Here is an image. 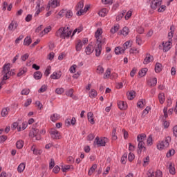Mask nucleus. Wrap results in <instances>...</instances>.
I'll return each mask as SVG.
<instances>
[{
	"instance_id": "obj_50",
	"label": "nucleus",
	"mask_w": 177,
	"mask_h": 177,
	"mask_svg": "<svg viewBox=\"0 0 177 177\" xmlns=\"http://www.w3.org/2000/svg\"><path fill=\"white\" fill-rule=\"evenodd\" d=\"M118 30H120V25H115L114 27L111 28V34H115Z\"/></svg>"
},
{
	"instance_id": "obj_9",
	"label": "nucleus",
	"mask_w": 177,
	"mask_h": 177,
	"mask_svg": "<svg viewBox=\"0 0 177 177\" xmlns=\"http://www.w3.org/2000/svg\"><path fill=\"white\" fill-rule=\"evenodd\" d=\"M59 16H65L66 19H71L73 17V11L71 10L63 9L58 13Z\"/></svg>"
},
{
	"instance_id": "obj_35",
	"label": "nucleus",
	"mask_w": 177,
	"mask_h": 177,
	"mask_svg": "<svg viewBox=\"0 0 177 177\" xmlns=\"http://www.w3.org/2000/svg\"><path fill=\"white\" fill-rule=\"evenodd\" d=\"M83 8H84V1H81L76 6V10L77 12H81V10H83L82 9Z\"/></svg>"
},
{
	"instance_id": "obj_18",
	"label": "nucleus",
	"mask_w": 177,
	"mask_h": 177,
	"mask_svg": "<svg viewBox=\"0 0 177 177\" xmlns=\"http://www.w3.org/2000/svg\"><path fill=\"white\" fill-rule=\"evenodd\" d=\"M118 106L120 110H127V109H128V105L127 104V102L124 101H119L118 102Z\"/></svg>"
},
{
	"instance_id": "obj_58",
	"label": "nucleus",
	"mask_w": 177,
	"mask_h": 177,
	"mask_svg": "<svg viewBox=\"0 0 177 177\" xmlns=\"http://www.w3.org/2000/svg\"><path fill=\"white\" fill-rule=\"evenodd\" d=\"M115 132H117V130L115 129H113L111 133L112 140H117L118 139L117 136H115Z\"/></svg>"
},
{
	"instance_id": "obj_14",
	"label": "nucleus",
	"mask_w": 177,
	"mask_h": 177,
	"mask_svg": "<svg viewBox=\"0 0 177 177\" xmlns=\"http://www.w3.org/2000/svg\"><path fill=\"white\" fill-rule=\"evenodd\" d=\"M62 77V71H55L53 73V74L50 75V78L52 80H60Z\"/></svg>"
},
{
	"instance_id": "obj_63",
	"label": "nucleus",
	"mask_w": 177,
	"mask_h": 177,
	"mask_svg": "<svg viewBox=\"0 0 177 177\" xmlns=\"http://www.w3.org/2000/svg\"><path fill=\"white\" fill-rule=\"evenodd\" d=\"M28 93H30V89L28 88H24L21 92V95H28Z\"/></svg>"
},
{
	"instance_id": "obj_56",
	"label": "nucleus",
	"mask_w": 177,
	"mask_h": 177,
	"mask_svg": "<svg viewBox=\"0 0 177 177\" xmlns=\"http://www.w3.org/2000/svg\"><path fill=\"white\" fill-rule=\"evenodd\" d=\"M55 93L57 95H62V93H64V88H56Z\"/></svg>"
},
{
	"instance_id": "obj_23",
	"label": "nucleus",
	"mask_w": 177,
	"mask_h": 177,
	"mask_svg": "<svg viewBox=\"0 0 177 177\" xmlns=\"http://www.w3.org/2000/svg\"><path fill=\"white\" fill-rule=\"evenodd\" d=\"M140 50L139 49V48H137V47H133L129 50V53L131 55H138L140 53Z\"/></svg>"
},
{
	"instance_id": "obj_10",
	"label": "nucleus",
	"mask_w": 177,
	"mask_h": 177,
	"mask_svg": "<svg viewBox=\"0 0 177 177\" xmlns=\"http://www.w3.org/2000/svg\"><path fill=\"white\" fill-rule=\"evenodd\" d=\"M49 133L52 138V139H61L62 135L60 132L57 131L56 129H51L49 130Z\"/></svg>"
},
{
	"instance_id": "obj_5",
	"label": "nucleus",
	"mask_w": 177,
	"mask_h": 177,
	"mask_svg": "<svg viewBox=\"0 0 177 177\" xmlns=\"http://www.w3.org/2000/svg\"><path fill=\"white\" fill-rule=\"evenodd\" d=\"M88 44V38H84L82 40L77 39L75 43L76 52H81L82 50V46Z\"/></svg>"
},
{
	"instance_id": "obj_38",
	"label": "nucleus",
	"mask_w": 177,
	"mask_h": 177,
	"mask_svg": "<svg viewBox=\"0 0 177 177\" xmlns=\"http://www.w3.org/2000/svg\"><path fill=\"white\" fill-rule=\"evenodd\" d=\"M97 168V165L93 164L92 165V167L88 170V175H89V176H91L92 175V174H93L95 172V169H96Z\"/></svg>"
},
{
	"instance_id": "obj_43",
	"label": "nucleus",
	"mask_w": 177,
	"mask_h": 177,
	"mask_svg": "<svg viewBox=\"0 0 177 177\" xmlns=\"http://www.w3.org/2000/svg\"><path fill=\"white\" fill-rule=\"evenodd\" d=\"M170 30L171 32L168 33V39L169 41H171V42H172V38L174 37V26H171Z\"/></svg>"
},
{
	"instance_id": "obj_19",
	"label": "nucleus",
	"mask_w": 177,
	"mask_h": 177,
	"mask_svg": "<svg viewBox=\"0 0 177 177\" xmlns=\"http://www.w3.org/2000/svg\"><path fill=\"white\" fill-rule=\"evenodd\" d=\"M74 90L73 88H70L66 92V96H69L70 97H72V99H75L77 100V97L74 95Z\"/></svg>"
},
{
	"instance_id": "obj_31",
	"label": "nucleus",
	"mask_w": 177,
	"mask_h": 177,
	"mask_svg": "<svg viewBox=\"0 0 177 177\" xmlns=\"http://www.w3.org/2000/svg\"><path fill=\"white\" fill-rule=\"evenodd\" d=\"M88 95H89V97H91V99H95V97H96V96H97V92L95 89H91V91L89 92Z\"/></svg>"
},
{
	"instance_id": "obj_13",
	"label": "nucleus",
	"mask_w": 177,
	"mask_h": 177,
	"mask_svg": "<svg viewBox=\"0 0 177 177\" xmlns=\"http://www.w3.org/2000/svg\"><path fill=\"white\" fill-rule=\"evenodd\" d=\"M162 0H153L151 4V9L156 10L158 6H161Z\"/></svg>"
},
{
	"instance_id": "obj_52",
	"label": "nucleus",
	"mask_w": 177,
	"mask_h": 177,
	"mask_svg": "<svg viewBox=\"0 0 177 177\" xmlns=\"http://www.w3.org/2000/svg\"><path fill=\"white\" fill-rule=\"evenodd\" d=\"M51 30H52V28H51L50 27L46 28L40 33V36H41V37H43L44 35H45V34H48V32H49Z\"/></svg>"
},
{
	"instance_id": "obj_57",
	"label": "nucleus",
	"mask_w": 177,
	"mask_h": 177,
	"mask_svg": "<svg viewBox=\"0 0 177 177\" xmlns=\"http://www.w3.org/2000/svg\"><path fill=\"white\" fill-rule=\"evenodd\" d=\"M149 162H150V157L147 156L143 159V165H149Z\"/></svg>"
},
{
	"instance_id": "obj_25",
	"label": "nucleus",
	"mask_w": 177,
	"mask_h": 177,
	"mask_svg": "<svg viewBox=\"0 0 177 177\" xmlns=\"http://www.w3.org/2000/svg\"><path fill=\"white\" fill-rule=\"evenodd\" d=\"M58 120H60V115L58 113H53L50 115V120L53 122H56Z\"/></svg>"
},
{
	"instance_id": "obj_32",
	"label": "nucleus",
	"mask_w": 177,
	"mask_h": 177,
	"mask_svg": "<svg viewBox=\"0 0 177 177\" xmlns=\"http://www.w3.org/2000/svg\"><path fill=\"white\" fill-rule=\"evenodd\" d=\"M120 33L124 37H127V35L129 34V28L128 27L123 28L122 30H120Z\"/></svg>"
},
{
	"instance_id": "obj_16",
	"label": "nucleus",
	"mask_w": 177,
	"mask_h": 177,
	"mask_svg": "<svg viewBox=\"0 0 177 177\" xmlns=\"http://www.w3.org/2000/svg\"><path fill=\"white\" fill-rule=\"evenodd\" d=\"M153 60V56L150 54H147L143 63L144 64H149V63H151Z\"/></svg>"
},
{
	"instance_id": "obj_6",
	"label": "nucleus",
	"mask_w": 177,
	"mask_h": 177,
	"mask_svg": "<svg viewBox=\"0 0 177 177\" xmlns=\"http://www.w3.org/2000/svg\"><path fill=\"white\" fill-rule=\"evenodd\" d=\"M107 138L104 137H96L94 141V144L97 146V147H103L106 146V143H107Z\"/></svg>"
},
{
	"instance_id": "obj_49",
	"label": "nucleus",
	"mask_w": 177,
	"mask_h": 177,
	"mask_svg": "<svg viewBox=\"0 0 177 177\" xmlns=\"http://www.w3.org/2000/svg\"><path fill=\"white\" fill-rule=\"evenodd\" d=\"M34 78L36 80H41V78H42V73L39 71L35 72L34 73Z\"/></svg>"
},
{
	"instance_id": "obj_20",
	"label": "nucleus",
	"mask_w": 177,
	"mask_h": 177,
	"mask_svg": "<svg viewBox=\"0 0 177 177\" xmlns=\"http://www.w3.org/2000/svg\"><path fill=\"white\" fill-rule=\"evenodd\" d=\"M17 21H12L8 26V30H10V31H15V30L17 28Z\"/></svg>"
},
{
	"instance_id": "obj_33",
	"label": "nucleus",
	"mask_w": 177,
	"mask_h": 177,
	"mask_svg": "<svg viewBox=\"0 0 177 177\" xmlns=\"http://www.w3.org/2000/svg\"><path fill=\"white\" fill-rule=\"evenodd\" d=\"M162 70V64L160 63H156L155 65V71L156 73H160Z\"/></svg>"
},
{
	"instance_id": "obj_45",
	"label": "nucleus",
	"mask_w": 177,
	"mask_h": 177,
	"mask_svg": "<svg viewBox=\"0 0 177 177\" xmlns=\"http://www.w3.org/2000/svg\"><path fill=\"white\" fill-rule=\"evenodd\" d=\"M26 73H27V68H20L19 72L17 73V77H21Z\"/></svg>"
},
{
	"instance_id": "obj_48",
	"label": "nucleus",
	"mask_w": 177,
	"mask_h": 177,
	"mask_svg": "<svg viewBox=\"0 0 177 177\" xmlns=\"http://www.w3.org/2000/svg\"><path fill=\"white\" fill-rule=\"evenodd\" d=\"M125 13H126V11H123L122 12L118 13L116 17L117 21H120V20H121L122 17H124V16L125 15Z\"/></svg>"
},
{
	"instance_id": "obj_27",
	"label": "nucleus",
	"mask_w": 177,
	"mask_h": 177,
	"mask_svg": "<svg viewBox=\"0 0 177 177\" xmlns=\"http://www.w3.org/2000/svg\"><path fill=\"white\" fill-rule=\"evenodd\" d=\"M107 13H109V10L106 8H102L99 11L98 15L99 16H101V17H104L105 16H107Z\"/></svg>"
},
{
	"instance_id": "obj_37",
	"label": "nucleus",
	"mask_w": 177,
	"mask_h": 177,
	"mask_svg": "<svg viewBox=\"0 0 177 177\" xmlns=\"http://www.w3.org/2000/svg\"><path fill=\"white\" fill-rule=\"evenodd\" d=\"M26 169V164L25 163H21L18 167H17V171L19 174H21Z\"/></svg>"
},
{
	"instance_id": "obj_40",
	"label": "nucleus",
	"mask_w": 177,
	"mask_h": 177,
	"mask_svg": "<svg viewBox=\"0 0 177 177\" xmlns=\"http://www.w3.org/2000/svg\"><path fill=\"white\" fill-rule=\"evenodd\" d=\"M48 90V85L44 84L41 86V88L38 90L39 93H44V92H46Z\"/></svg>"
},
{
	"instance_id": "obj_34",
	"label": "nucleus",
	"mask_w": 177,
	"mask_h": 177,
	"mask_svg": "<svg viewBox=\"0 0 177 177\" xmlns=\"http://www.w3.org/2000/svg\"><path fill=\"white\" fill-rule=\"evenodd\" d=\"M38 132H39V130H38V129H35L33 131V135H34V138H35V140H41V136L38 134Z\"/></svg>"
},
{
	"instance_id": "obj_60",
	"label": "nucleus",
	"mask_w": 177,
	"mask_h": 177,
	"mask_svg": "<svg viewBox=\"0 0 177 177\" xmlns=\"http://www.w3.org/2000/svg\"><path fill=\"white\" fill-rule=\"evenodd\" d=\"M71 168V166L70 165L62 166V172H67Z\"/></svg>"
},
{
	"instance_id": "obj_46",
	"label": "nucleus",
	"mask_w": 177,
	"mask_h": 177,
	"mask_svg": "<svg viewBox=\"0 0 177 177\" xmlns=\"http://www.w3.org/2000/svg\"><path fill=\"white\" fill-rule=\"evenodd\" d=\"M136 93L133 91H130L127 95V97H128L129 100H132L133 99H134Z\"/></svg>"
},
{
	"instance_id": "obj_8",
	"label": "nucleus",
	"mask_w": 177,
	"mask_h": 177,
	"mask_svg": "<svg viewBox=\"0 0 177 177\" xmlns=\"http://www.w3.org/2000/svg\"><path fill=\"white\" fill-rule=\"evenodd\" d=\"M57 6H60V0H51L48 2V4L46 7V10H50V8L55 9V8H57Z\"/></svg>"
},
{
	"instance_id": "obj_4",
	"label": "nucleus",
	"mask_w": 177,
	"mask_h": 177,
	"mask_svg": "<svg viewBox=\"0 0 177 177\" xmlns=\"http://www.w3.org/2000/svg\"><path fill=\"white\" fill-rule=\"evenodd\" d=\"M44 10H45V3H44V0H37L36 2L35 16H38V15H39L41 12H44Z\"/></svg>"
},
{
	"instance_id": "obj_39",
	"label": "nucleus",
	"mask_w": 177,
	"mask_h": 177,
	"mask_svg": "<svg viewBox=\"0 0 177 177\" xmlns=\"http://www.w3.org/2000/svg\"><path fill=\"white\" fill-rule=\"evenodd\" d=\"M110 75H111V69L110 68H108L104 75V80L110 78Z\"/></svg>"
},
{
	"instance_id": "obj_36",
	"label": "nucleus",
	"mask_w": 177,
	"mask_h": 177,
	"mask_svg": "<svg viewBox=\"0 0 177 177\" xmlns=\"http://www.w3.org/2000/svg\"><path fill=\"white\" fill-rule=\"evenodd\" d=\"M145 140H146V134L145 133L139 134L137 137L138 142H145Z\"/></svg>"
},
{
	"instance_id": "obj_1",
	"label": "nucleus",
	"mask_w": 177,
	"mask_h": 177,
	"mask_svg": "<svg viewBox=\"0 0 177 177\" xmlns=\"http://www.w3.org/2000/svg\"><path fill=\"white\" fill-rule=\"evenodd\" d=\"M70 35H71V30H70L68 26L61 27L56 32V36L62 38V39L70 38Z\"/></svg>"
},
{
	"instance_id": "obj_24",
	"label": "nucleus",
	"mask_w": 177,
	"mask_h": 177,
	"mask_svg": "<svg viewBox=\"0 0 177 177\" xmlns=\"http://www.w3.org/2000/svg\"><path fill=\"white\" fill-rule=\"evenodd\" d=\"M91 8V7L89 6V5H86L85 7H84V8L82 10L78 11V12H77V15L78 16H81V15H84V13H86V12H88V11L89 10V8Z\"/></svg>"
},
{
	"instance_id": "obj_26",
	"label": "nucleus",
	"mask_w": 177,
	"mask_h": 177,
	"mask_svg": "<svg viewBox=\"0 0 177 177\" xmlns=\"http://www.w3.org/2000/svg\"><path fill=\"white\" fill-rule=\"evenodd\" d=\"M31 150H32V151H33V154H35L36 156H38V154L42 153V151L41 149H37V146H35V145H33L31 147Z\"/></svg>"
},
{
	"instance_id": "obj_61",
	"label": "nucleus",
	"mask_w": 177,
	"mask_h": 177,
	"mask_svg": "<svg viewBox=\"0 0 177 177\" xmlns=\"http://www.w3.org/2000/svg\"><path fill=\"white\" fill-rule=\"evenodd\" d=\"M102 3H103V5H112L113 0H102Z\"/></svg>"
},
{
	"instance_id": "obj_21",
	"label": "nucleus",
	"mask_w": 177,
	"mask_h": 177,
	"mask_svg": "<svg viewBox=\"0 0 177 177\" xmlns=\"http://www.w3.org/2000/svg\"><path fill=\"white\" fill-rule=\"evenodd\" d=\"M87 118L90 124H91L92 125L95 124V119L93 118V113L92 112H88L87 113Z\"/></svg>"
},
{
	"instance_id": "obj_64",
	"label": "nucleus",
	"mask_w": 177,
	"mask_h": 177,
	"mask_svg": "<svg viewBox=\"0 0 177 177\" xmlns=\"http://www.w3.org/2000/svg\"><path fill=\"white\" fill-rule=\"evenodd\" d=\"M173 133H174V136L177 138V125L173 127Z\"/></svg>"
},
{
	"instance_id": "obj_55",
	"label": "nucleus",
	"mask_w": 177,
	"mask_h": 177,
	"mask_svg": "<svg viewBox=\"0 0 177 177\" xmlns=\"http://www.w3.org/2000/svg\"><path fill=\"white\" fill-rule=\"evenodd\" d=\"M9 113V109L8 108H4L1 111L2 117H6Z\"/></svg>"
},
{
	"instance_id": "obj_30",
	"label": "nucleus",
	"mask_w": 177,
	"mask_h": 177,
	"mask_svg": "<svg viewBox=\"0 0 177 177\" xmlns=\"http://www.w3.org/2000/svg\"><path fill=\"white\" fill-rule=\"evenodd\" d=\"M31 42H32L31 37H26L24 40V45H25V46H29V45L31 44Z\"/></svg>"
},
{
	"instance_id": "obj_42",
	"label": "nucleus",
	"mask_w": 177,
	"mask_h": 177,
	"mask_svg": "<svg viewBox=\"0 0 177 177\" xmlns=\"http://www.w3.org/2000/svg\"><path fill=\"white\" fill-rule=\"evenodd\" d=\"M131 45H132V41L131 40L127 41L123 45V48L124 50L126 49H128L129 48H131Z\"/></svg>"
},
{
	"instance_id": "obj_44",
	"label": "nucleus",
	"mask_w": 177,
	"mask_h": 177,
	"mask_svg": "<svg viewBox=\"0 0 177 177\" xmlns=\"http://www.w3.org/2000/svg\"><path fill=\"white\" fill-rule=\"evenodd\" d=\"M169 172L171 175H175L176 174V170H175V166L174 165V164L170 163L169 164Z\"/></svg>"
},
{
	"instance_id": "obj_29",
	"label": "nucleus",
	"mask_w": 177,
	"mask_h": 177,
	"mask_svg": "<svg viewBox=\"0 0 177 177\" xmlns=\"http://www.w3.org/2000/svg\"><path fill=\"white\" fill-rule=\"evenodd\" d=\"M27 127H28V123H27V122H24L21 124V126L17 127L18 132H20V131H24Z\"/></svg>"
},
{
	"instance_id": "obj_62",
	"label": "nucleus",
	"mask_w": 177,
	"mask_h": 177,
	"mask_svg": "<svg viewBox=\"0 0 177 177\" xmlns=\"http://www.w3.org/2000/svg\"><path fill=\"white\" fill-rule=\"evenodd\" d=\"M174 154H175V150H174V149H170L169 151V152L167 153V157L168 158H169V157H172V156H174Z\"/></svg>"
},
{
	"instance_id": "obj_41",
	"label": "nucleus",
	"mask_w": 177,
	"mask_h": 177,
	"mask_svg": "<svg viewBox=\"0 0 177 177\" xmlns=\"http://www.w3.org/2000/svg\"><path fill=\"white\" fill-rule=\"evenodd\" d=\"M147 71H148L147 68H144L141 71H139L138 75L140 77H145V75H146V73H147Z\"/></svg>"
},
{
	"instance_id": "obj_22",
	"label": "nucleus",
	"mask_w": 177,
	"mask_h": 177,
	"mask_svg": "<svg viewBox=\"0 0 177 177\" xmlns=\"http://www.w3.org/2000/svg\"><path fill=\"white\" fill-rule=\"evenodd\" d=\"M125 50L122 47L118 46L115 48V55H122V53H124Z\"/></svg>"
},
{
	"instance_id": "obj_47",
	"label": "nucleus",
	"mask_w": 177,
	"mask_h": 177,
	"mask_svg": "<svg viewBox=\"0 0 177 177\" xmlns=\"http://www.w3.org/2000/svg\"><path fill=\"white\" fill-rule=\"evenodd\" d=\"M23 146H24V142L21 140H19L16 143V147L18 149H23Z\"/></svg>"
},
{
	"instance_id": "obj_7",
	"label": "nucleus",
	"mask_w": 177,
	"mask_h": 177,
	"mask_svg": "<svg viewBox=\"0 0 177 177\" xmlns=\"http://www.w3.org/2000/svg\"><path fill=\"white\" fill-rule=\"evenodd\" d=\"M102 34H103V30L102 28H98L95 34V37L97 39V44H104L106 42V40L102 37Z\"/></svg>"
},
{
	"instance_id": "obj_2",
	"label": "nucleus",
	"mask_w": 177,
	"mask_h": 177,
	"mask_svg": "<svg viewBox=\"0 0 177 177\" xmlns=\"http://www.w3.org/2000/svg\"><path fill=\"white\" fill-rule=\"evenodd\" d=\"M2 74L3 75V80H8L10 75H15V70L10 71V64H6L3 66Z\"/></svg>"
},
{
	"instance_id": "obj_15",
	"label": "nucleus",
	"mask_w": 177,
	"mask_h": 177,
	"mask_svg": "<svg viewBox=\"0 0 177 177\" xmlns=\"http://www.w3.org/2000/svg\"><path fill=\"white\" fill-rule=\"evenodd\" d=\"M97 45L95 47V56L97 57H99L100 55L102 54V45H103L104 43H97Z\"/></svg>"
},
{
	"instance_id": "obj_28",
	"label": "nucleus",
	"mask_w": 177,
	"mask_h": 177,
	"mask_svg": "<svg viewBox=\"0 0 177 177\" xmlns=\"http://www.w3.org/2000/svg\"><path fill=\"white\" fill-rule=\"evenodd\" d=\"M158 100L160 104H164V102H165V94H164V93H160L158 95Z\"/></svg>"
},
{
	"instance_id": "obj_17",
	"label": "nucleus",
	"mask_w": 177,
	"mask_h": 177,
	"mask_svg": "<svg viewBox=\"0 0 177 177\" xmlns=\"http://www.w3.org/2000/svg\"><path fill=\"white\" fill-rule=\"evenodd\" d=\"M93 50H95V48H93V45L90 44L86 48L85 53L86 55H91V53H93Z\"/></svg>"
},
{
	"instance_id": "obj_59",
	"label": "nucleus",
	"mask_w": 177,
	"mask_h": 177,
	"mask_svg": "<svg viewBox=\"0 0 177 177\" xmlns=\"http://www.w3.org/2000/svg\"><path fill=\"white\" fill-rule=\"evenodd\" d=\"M75 70H77V65H75V64H73L69 68V71H70V73H71V74H74V73H75Z\"/></svg>"
},
{
	"instance_id": "obj_51",
	"label": "nucleus",
	"mask_w": 177,
	"mask_h": 177,
	"mask_svg": "<svg viewBox=\"0 0 177 177\" xmlns=\"http://www.w3.org/2000/svg\"><path fill=\"white\" fill-rule=\"evenodd\" d=\"M147 146H151V145H153V136L152 135L149 136L147 140Z\"/></svg>"
},
{
	"instance_id": "obj_54",
	"label": "nucleus",
	"mask_w": 177,
	"mask_h": 177,
	"mask_svg": "<svg viewBox=\"0 0 177 177\" xmlns=\"http://www.w3.org/2000/svg\"><path fill=\"white\" fill-rule=\"evenodd\" d=\"M157 85V77H152L150 81L151 86H156Z\"/></svg>"
},
{
	"instance_id": "obj_12",
	"label": "nucleus",
	"mask_w": 177,
	"mask_h": 177,
	"mask_svg": "<svg viewBox=\"0 0 177 177\" xmlns=\"http://www.w3.org/2000/svg\"><path fill=\"white\" fill-rule=\"evenodd\" d=\"M148 177H162V171L161 170H157L155 172L149 171Z\"/></svg>"
},
{
	"instance_id": "obj_3",
	"label": "nucleus",
	"mask_w": 177,
	"mask_h": 177,
	"mask_svg": "<svg viewBox=\"0 0 177 177\" xmlns=\"http://www.w3.org/2000/svg\"><path fill=\"white\" fill-rule=\"evenodd\" d=\"M169 142H171V137L169 136L166 137L165 140L159 142L156 145L158 150H164L169 147Z\"/></svg>"
},
{
	"instance_id": "obj_11",
	"label": "nucleus",
	"mask_w": 177,
	"mask_h": 177,
	"mask_svg": "<svg viewBox=\"0 0 177 177\" xmlns=\"http://www.w3.org/2000/svg\"><path fill=\"white\" fill-rule=\"evenodd\" d=\"M164 52H168L171 48H172V41L171 40L162 43Z\"/></svg>"
},
{
	"instance_id": "obj_53",
	"label": "nucleus",
	"mask_w": 177,
	"mask_h": 177,
	"mask_svg": "<svg viewBox=\"0 0 177 177\" xmlns=\"http://www.w3.org/2000/svg\"><path fill=\"white\" fill-rule=\"evenodd\" d=\"M104 73V68L102 66L97 67V74H103Z\"/></svg>"
}]
</instances>
